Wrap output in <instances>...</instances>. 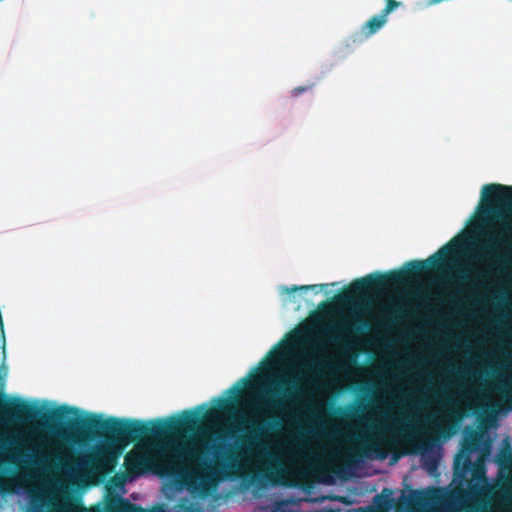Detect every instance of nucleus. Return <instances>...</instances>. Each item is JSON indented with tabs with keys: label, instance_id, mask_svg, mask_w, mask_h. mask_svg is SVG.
I'll return each mask as SVG.
<instances>
[{
	"label": "nucleus",
	"instance_id": "28",
	"mask_svg": "<svg viewBox=\"0 0 512 512\" xmlns=\"http://www.w3.org/2000/svg\"><path fill=\"white\" fill-rule=\"evenodd\" d=\"M331 338H332L333 340H335V341H340V338H339V337H336V336H335V337H333V336H331Z\"/></svg>",
	"mask_w": 512,
	"mask_h": 512
},
{
	"label": "nucleus",
	"instance_id": "20",
	"mask_svg": "<svg viewBox=\"0 0 512 512\" xmlns=\"http://www.w3.org/2000/svg\"><path fill=\"white\" fill-rule=\"evenodd\" d=\"M472 466H473L472 460L470 459L469 456H466L463 459V471L464 472L470 471Z\"/></svg>",
	"mask_w": 512,
	"mask_h": 512
},
{
	"label": "nucleus",
	"instance_id": "30",
	"mask_svg": "<svg viewBox=\"0 0 512 512\" xmlns=\"http://www.w3.org/2000/svg\"><path fill=\"white\" fill-rule=\"evenodd\" d=\"M475 276L478 278L480 276V274L478 272H476Z\"/></svg>",
	"mask_w": 512,
	"mask_h": 512
},
{
	"label": "nucleus",
	"instance_id": "22",
	"mask_svg": "<svg viewBox=\"0 0 512 512\" xmlns=\"http://www.w3.org/2000/svg\"><path fill=\"white\" fill-rule=\"evenodd\" d=\"M447 302L453 306H459L461 304V299H459L458 297H456L455 295H451L448 299H447Z\"/></svg>",
	"mask_w": 512,
	"mask_h": 512
},
{
	"label": "nucleus",
	"instance_id": "13",
	"mask_svg": "<svg viewBox=\"0 0 512 512\" xmlns=\"http://www.w3.org/2000/svg\"><path fill=\"white\" fill-rule=\"evenodd\" d=\"M261 380V376L255 378L253 381L249 380L248 377H244L242 378L237 384H235L233 387H231L228 392L232 395H234V397H238L241 392H242V388L239 386L240 384L246 386L248 389H254L257 384L260 382Z\"/></svg>",
	"mask_w": 512,
	"mask_h": 512
},
{
	"label": "nucleus",
	"instance_id": "15",
	"mask_svg": "<svg viewBox=\"0 0 512 512\" xmlns=\"http://www.w3.org/2000/svg\"><path fill=\"white\" fill-rule=\"evenodd\" d=\"M325 285H302V286H292V287H286L285 292L287 294H290L292 292H295L297 290H315L318 287H324Z\"/></svg>",
	"mask_w": 512,
	"mask_h": 512
},
{
	"label": "nucleus",
	"instance_id": "14",
	"mask_svg": "<svg viewBox=\"0 0 512 512\" xmlns=\"http://www.w3.org/2000/svg\"><path fill=\"white\" fill-rule=\"evenodd\" d=\"M1 356H2V359H1V365H0V393H2L5 388V382H6V378L8 375V368L5 365L6 350H5L4 346L2 347Z\"/></svg>",
	"mask_w": 512,
	"mask_h": 512
},
{
	"label": "nucleus",
	"instance_id": "29",
	"mask_svg": "<svg viewBox=\"0 0 512 512\" xmlns=\"http://www.w3.org/2000/svg\"><path fill=\"white\" fill-rule=\"evenodd\" d=\"M458 465H459V459H457V460H456V462H455V467L457 468V467H458Z\"/></svg>",
	"mask_w": 512,
	"mask_h": 512
},
{
	"label": "nucleus",
	"instance_id": "27",
	"mask_svg": "<svg viewBox=\"0 0 512 512\" xmlns=\"http://www.w3.org/2000/svg\"><path fill=\"white\" fill-rule=\"evenodd\" d=\"M400 431H402L403 433H405V434H406V433H408V432H409V429H408V427H401V428H400Z\"/></svg>",
	"mask_w": 512,
	"mask_h": 512
},
{
	"label": "nucleus",
	"instance_id": "26",
	"mask_svg": "<svg viewBox=\"0 0 512 512\" xmlns=\"http://www.w3.org/2000/svg\"><path fill=\"white\" fill-rule=\"evenodd\" d=\"M59 434H60V435H62V436H64V437H67V436H68V433H67V431H66V430H61V431H59Z\"/></svg>",
	"mask_w": 512,
	"mask_h": 512
},
{
	"label": "nucleus",
	"instance_id": "23",
	"mask_svg": "<svg viewBox=\"0 0 512 512\" xmlns=\"http://www.w3.org/2000/svg\"><path fill=\"white\" fill-rule=\"evenodd\" d=\"M484 474H485V471H484L483 467H478L473 471L474 477H478V476L484 477Z\"/></svg>",
	"mask_w": 512,
	"mask_h": 512
},
{
	"label": "nucleus",
	"instance_id": "9",
	"mask_svg": "<svg viewBox=\"0 0 512 512\" xmlns=\"http://www.w3.org/2000/svg\"><path fill=\"white\" fill-rule=\"evenodd\" d=\"M388 444V442L383 438H377L374 442L370 443L367 448H361L358 450H354L351 453L352 458H379L385 459L387 457V451L382 447L383 445Z\"/></svg>",
	"mask_w": 512,
	"mask_h": 512
},
{
	"label": "nucleus",
	"instance_id": "25",
	"mask_svg": "<svg viewBox=\"0 0 512 512\" xmlns=\"http://www.w3.org/2000/svg\"><path fill=\"white\" fill-rule=\"evenodd\" d=\"M48 459V457L46 455H41L39 456L38 458H36L33 463L35 464H40V463H43L45 462L46 460Z\"/></svg>",
	"mask_w": 512,
	"mask_h": 512
},
{
	"label": "nucleus",
	"instance_id": "5",
	"mask_svg": "<svg viewBox=\"0 0 512 512\" xmlns=\"http://www.w3.org/2000/svg\"><path fill=\"white\" fill-rule=\"evenodd\" d=\"M0 403V411L10 419L18 422L34 421L45 419L53 423L61 422L67 415L78 414L79 409L68 405H61L49 414L43 413L42 409L34 403L21 398H6Z\"/></svg>",
	"mask_w": 512,
	"mask_h": 512
},
{
	"label": "nucleus",
	"instance_id": "24",
	"mask_svg": "<svg viewBox=\"0 0 512 512\" xmlns=\"http://www.w3.org/2000/svg\"><path fill=\"white\" fill-rule=\"evenodd\" d=\"M460 280L462 281H465V282H473V278H471L468 274L466 273H461L460 276H459Z\"/></svg>",
	"mask_w": 512,
	"mask_h": 512
},
{
	"label": "nucleus",
	"instance_id": "17",
	"mask_svg": "<svg viewBox=\"0 0 512 512\" xmlns=\"http://www.w3.org/2000/svg\"><path fill=\"white\" fill-rule=\"evenodd\" d=\"M354 328L356 331L362 332L369 328V324L361 318H355Z\"/></svg>",
	"mask_w": 512,
	"mask_h": 512
},
{
	"label": "nucleus",
	"instance_id": "4",
	"mask_svg": "<svg viewBox=\"0 0 512 512\" xmlns=\"http://www.w3.org/2000/svg\"><path fill=\"white\" fill-rule=\"evenodd\" d=\"M482 211L487 215L500 218L505 208L512 206V185L507 186L498 183L486 184L481 193ZM502 235L490 239L485 246L486 254H492L495 247L504 246L512 248V224L504 222Z\"/></svg>",
	"mask_w": 512,
	"mask_h": 512
},
{
	"label": "nucleus",
	"instance_id": "2",
	"mask_svg": "<svg viewBox=\"0 0 512 512\" xmlns=\"http://www.w3.org/2000/svg\"><path fill=\"white\" fill-rule=\"evenodd\" d=\"M458 245L459 241L455 237L426 260H412L407 262L402 270H392L385 274L376 272L356 279L339 293L336 299L343 304H350L367 292L383 291L389 287L399 286L433 268L439 269L446 260L451 258Z\"/></svg>",
	"mask_w": 512,
	"mask_h": 512
},
{
	"label": "nucleus",
	"instance_id": "12",
	"mask_svg": "<svg viewBox=\"0 0 512 512\" xmlns=\"http://www.w3.org/2000/svg\"><path fill=\"white\" fill-rule=\"evenodd\" d=\"M233 408V401L231 399L219 398L217 400V407L207 410L205 417L214 418L219 414H230Z\"/></svg>",
	"mask_w": 512,
	"mask_h": 512
},
{
	"label": "nucleus",
	"instance_id": "18",
	"mask_svg": "<svg viewBox=\"0 0 512 512\" xmlns=\"http://www.w3.org/2000/svg\"><path fill=\"white\" fill-rule=\"evenodd\" d=\"M313 85H305V86H298L292 89L291 95L293 97L299 96L301 93H304L312 88Z\"/></svg>",
	"mask_w": 512,
	"mask_h": 512
},
{
	"label": "nucleus",
	"instance_id": "1",
	"mask_svg": "<svg viewBox=\"0 0 512 512\" xmlns=\"http://www.w3.org/2000/svg\"><path fill=\"white\" fill-rule=\"evenodd\" d=\"M200 422L199 414L184 411L180 418L142 422L133 419H119L91 415L83 419H74L67 423V431L71 433L99 434L112 446L125 447L130 442L143 438L169 437L162 446L166 453L165 464L174 469L178 466L191 468L193 475L201 480L212 479L218 474V468L234 469L239 466L244 456L253 455L264 467L251 476V482L259 487L267 483H281L283 467L279 458L269 450L266 440L279 428L280 422L275 419L257 418L248 420V433L240 438L239 449L229 448L220 453L217 446L214 450L216 461L203 457L202 450L188 442L179 441L181 433L193 431Z\"/></svg>",
	"mask_w": 512,
	"mask_h": 512
},
{
	"label": "nucleus",
	"instance_id": "19",
	"mask_svg": "<svg viewBox=\"0 0 512 512\" xmlns=\"http://www.w3.org/2000/svg\"><path fill=\"white\" fill-rule=\"evenodd\" d=\"M351 328L348 326L347 323H341L340 325L336 326V327H331L328 329L329 332H333V331H338V332H343V333H348L350 332Z\"/></svg>",
	"mask_w": 512,
	"mask_h": 512
},
{
	"label": "nucleus",
	"instance_id": "6",
	"mask_svg": "<svg viewBox=\"0 0 512 512\" xmlns=\"http://www.w3.org/2000/svg\"><path fill=\"white\" fill-rule=\"evenodd\" d=\"M279 390H273L272 395L277 397L267 398L265 405L271 411H282L287 404H293L301 396V388L295 379L276 380Z\"/></svg>",
	"mask_w": 512,
	"mask_h": 512
},
{
	"label": "nucleus",
	"instance_id": "21",
	"mask_svg": "<svg viewBox=\"0 0 512 512\" xmlns=\"http://www.w3.org/2000/svg\"><path fill=\"white\" fill-rule=\"evenodd\" d=\"M424 498V494L422 491H413L412 492V499L416 503H420Z\"/></svg>",
	"mask_w": 512,
	"mask_h": 512
},
{
	"label": "nucleus",
	"instance_id": "10",
	"mask_svg": "<svg viewBox=\"0 0 512 512\" xmlns=\"http://www.w3.org/2000/svg\"><path fill=\"white\" fill-rule=\"evenodd\" d=\"M388 19L380 12L378 15L372 16L367 22L361 26V35L363 38H370L377 33L386 23Z\"/></svg>",
	"mask_w": 512,
	"mask_h": 512
},
{
	"label": "nucleus",
	"instance_id": "11",
	"mask_svg": "<svg viewBox=\"0 0 512 512\" xmlns=\"http://www.w3.org/2000/svg\"><path fill=\"white\" fill-rule=\"evenodd\" d=\"M482 434L477 430L465 432L462 448L468 453L476 452L481 444Z\"/></svg>",
	"mask_w": 512,
	"mask_h": 512
},
{
	"label": "nucleus",
	"instance_id": "7",
	"mask_svg": "<svg viewBox=\"0 0 512 512\" xmlns=\"http://www.w3.org/2000/svg\"><path fill=\"white\" fill-rule=\"evenodd\" d=\"M153 463L154 459L148 449L140 445L128 452L124 459L127 473L133 477L148 472L152 468Z\"/></svg>",
	"mask_w": 512,
	"mask_h": 512
},
{
	"label": "nucleus",
	"instance_id": "8",
	"mask_svg": "<svg viewBox=\"0 0 512 512\" xmlns=\"http://www.w3.org/2000/svg\"><path fill=\"white\" fill-rule=\"evenodd\" d=\"M479 512H512V477L509 485L495 497L489 507L484 506Z\"/></svg>",
	"mask_w": 512,
	"mask_h": 512
},
{
	"label": "nucleus",
	"instance_id": "16",
	"mask_svg": "<svg viewBox=\"0 0 512 512\" xmlns=\"http://www.w3.org/2000/svg\"><path fill=\"white\" fill-rule=\"evenodd\" d=\"M386 6L381 13L388 19V15L400 5V2L396 0H386Z\"/></svg>",
	"mask_w": 512,
	"mask_h": 512
},
{
	"label": "nucleus",
	"instance_id": "3",
	"mask_svg": "<svg viewBox=\"0 0 512 512\" xmlns=\"http://www.w3.org/2000/svg\"><path fill=\"white\" fill-rule=\"evenodd\" d=\"M30 497L29 512H147L122 497L110 500L104 510L99 507L87 509L75 502L68 493L56 495L39 492L31 494Z\"/></svg>",
	"mask_w": 512,
	"mask_h": 512
}]
</instances>
